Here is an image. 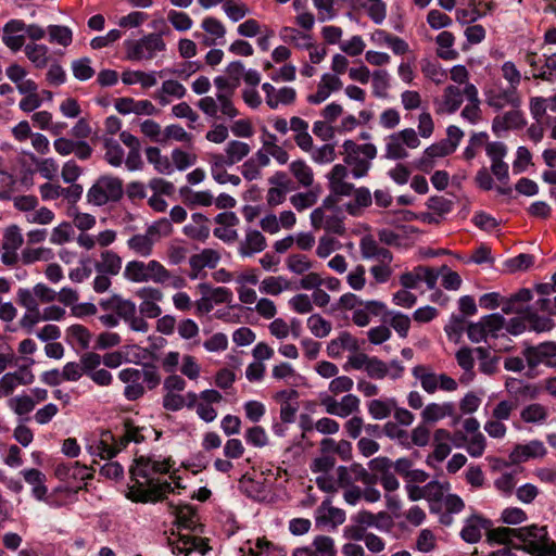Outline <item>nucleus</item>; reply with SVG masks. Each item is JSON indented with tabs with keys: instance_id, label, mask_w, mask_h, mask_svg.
<instances>
[{
	"instance_id": "f257e3e1",
	"label": "nucleus",
	"mask_w": 556,
	"mask_h": 556,
	"mask_svg": "<svg viewBox=\"0 0 556 556\" xmlns=\"http://www.w3.org/2000/svg\"><path fill=\"white\" fill-rule=\"evenodd\" d=\"M172 467L170 459L156 460L140 456L130 468L131 484L128 485L126 497L135 503H155L174 491L170 483L161 481L154 476L167 473Z\"/></svg>"
},
{
	"instance_id": "f03ea898",
	"label": "nucleus",
	"mask_w": 556,
	"mask_h": 556,
	"mask_svg": "<svg viewBox=\"0 0 556 556\" xmlns=\"http://www.w3.org/2000/svg\"><path fill=\"white\" fill-rule=\"evenodd\" d=\"M418 132L413 128H404L393 132L387 139L386 157L390 160H403L408 156V149H417L420 146L418 135L429 138L434 130V122L429 112L418 115Z\"/></svg>"
},
{
	"instance_id": "7ed1b4c3",
	"label": "nucleus",
	"mask_w": 556,
	"mask_h": 556,
	"mask_svg": "<svg viewBox=\"0 0 556 556\" xmlns=\"http://www.w3.org/2000/svg\"><path fill=\"white\" fill-rule=\"evenodd\" d=\"M216 92L214 96H204L198 102L197 106L207 117L215 119H233L240 113L233 102L235 91L229 89L224 76H216L213 80Z\"/></svg>"
},
{
	"instance_id": "20e7f679",
	"label": "nucleus",
	"mask_w": 556,
	"mask_h": 556,
	"mask_svg": "<svg viewBox=\"0 0 556 556\" xmlns=\"http://www.w3.org/2000/svg\"><path fill=\"white\" fill-rule=\"evenodd\" d=\"M123 276L134 283L152 281L156 285H165L168 278V269L159 261L149 262L132 260L126 263Z\"/></svg>"
},
{
	"instance_id": "39448f33",
	"label": "nucleus",
	"mask_w": 556,
	"mask_h": 556,
	"mask_svg": "<svg viewBox=\"0 0 556 556\" xmlns=\"http://www.w3.org/2000/svg\"><path fill=\"white\" fill-rule=\"evenodd\" d=\"M517 539L523 543V551L532 556H556V543L548 536L546 527L517 528Z\"/></svg>"
},
{
	"instance_id": "423d86ee",
	"label": "nucleus",
	"mask_w": 556,
	"mask_h": 556,
	"mask_svg": "<svg viewBox=\"0 0 556 556\" xmlns=\"http://www.w3.org/2000/svg\"><path fill=\"white\" fill-rule=\"evenodd\" d=\"M124 194L123 180L113 175L100 176L87 191V201L94 206L118 202Z\"/></svg>"
},
{
	"instance_id": "0eeeda50",
	"label": "nucleus",
	"mask_w": 556,
	"mask_h": 556,
	"mask_svg": "<svg viewBox=\"0 0 556 556\" xmlns=\"http://www.w3.org/2000/svg\"><path fill=\"white\" fill-rule=\"evenodd\" d=\"M344 163L351 167L355 178L367 175L371 161L377 156V148L372 143L357 144L352 140L343 143Z\"/></svg>"
},
{
	"instance_id": "6e6552de",
	"label": "nucleus",
	"mask_w": 556,
	"mask_h": 556,
	"mask_svg": "<svg viewBox=\"0 0 556 556\" xmlns=\"http://www.w3.org/2000/svg\"><path fill=\"white\" fill-rule=\"evenodd\" d=\"M126 59L141 62L154 59L159 53L166 50V42L161 34L150 33L137 40L124 42Z\"/></svg>"
},
{
	"instance_id": "1a4fd4ad",
	"label": "nucleus",
	"mask_w": 556,
	"mask_h": 556,
	"mask_svg": "<svg viewBox=\"0 0 556 556\" xmlns=\"http://www.w3.org/2000/svg\"><path fill=\"white\" fill-rule=\"evenodd\" d=\"M413 376L420 381V386L428 394L438 390L454 392L458 389L457 381L446 374H435L429 366L418 365L413 368Z\"/></svg>"
},
{
	"instance_id": "9d476101",
	"label": "nucleus",
	"mask_w": 556,
	"mask_h": 556,
	"mask_svg": "<svg viewBox=\"0 0 556 556\" xmlns=\"http://www.w3.org/2000/svg\"><path fill=\"white\" fill-rule=\"evenodd\" d=\"M521 355L530 370L536 369L540 365L556 369L555 341H545L535 345L526 343Z\"/></svg>"
},
{
	"instance_id": "9b49d317",
	"label": "nucleus",
	"mask_w": 556,
	"mask_h": 556,
	"mask_svg": "<svg viewBox=\"0 0 556 556\" xmlns=\"http://www.w3.org/2000/svg\"><path fill=\"white\" fill-rule=\"evenodd\" d=\"M111 308L122 318L131 330L146 333L149 330V324L140 316L136 303L121 295H113L110 300Z\"/></svg>"
},
{
	"instance_id": "f8f14e48",
	"label": "nucleus",
	"mask_w": 556,
	"mask_h": 556,
	"mask_svg": "<svg viewBox=\"0 0 556 556\" xmlns=\"http://www.w3.org/2000/svg\"><path fill=\"white\" fill-rule=\"evenodd\" d=\"M485 104L498 112L506 108H520L521 97L514 88L491 86L484 90Z\"/></svg>"
},
{
	"instance_id": "ddd939ff",
	"label": "nucleus",
	"mask_w": 556,
	"mask_h": 556,
	"mask_svg": "<svg viewBox=\"0 0 556 556\" xmlns=\"http://www.w3.org/2000/svg\"><path fill=\"white\" fill-rule=\"evenodd\" d=\"M135 295L140 300L138 306L140 316L143 318H157L161 316L162 308L159 303L164 299V293L161 289L146 286L136 290Z\"/></svg>"
},
{
	"instance_id": "4468645a",
	"label": "nucleus",
	"mask_w": 556,
	"mask_h": 556,
	"mask_svg": "<svg viewBox=\"0 0 556 556\" xmlns=\"http://www.w3.org/2000/svg\"><path fill=\"white\" fill-rule=\"evenodd\" d=\"M29 363L20 366L18 370L7 372L0 378V399L11 396L18 386H29L35 381V376L30 366L35 363L33 358Z\"/></svg>"
},
{
	"instance_id": "2eb2a0df",
	"label": "nucleus",
	"mask_w": 556,
	"mask_h": 556,
	"mask_svg": "<svg viewBox=\"0 0 556 556\" xmlns=\"http://www.w3.org/2000/svg\"><path fill=\"white\" fill-rule=\"evenodd\" d=\"M320 404L326 408V412L339 417H348L359 409V399L354 394L344 395L340 402L332 396L326 394L320 396Z\"/></svg>"
},
{
	"instance_id": "dca6fc26",
	"label": "nucleus",
	"mask_w": 556,
	"mask_h": 556,
	"mask_svg": "<svg viewBox=\"0 0 556 556\" xmlns=\"http://www.w3.org/2000/svg\"><path fill=\"white\" fill-rule=\"evenodd\" d=\"M118 379L126 384L124 396L128 401L141 399L146 389L141 382V370L132 367L124 368L118 372Z\"/></svg>"
},
{
	"instance_id": "f3484780",
	"label": "nucleus",
	"mask_w": 556,
	"mask_h": 556,
	"mask_svg": "<svg viewBox=\"0 0 556 556\" xmlns=\"http://www.w3.org/2000/svg\"><path fill=\"white\" fill-rule=\"evenodd\" d=\"M169 544L174 554H182L185 556H188L193 551L204 555L210 549L204 539L181 532L178 533L177 539L170 540Z\"/></svg>"
},
{
	"instance_id": "a211bd4d",
	"label": "nucleus",
	"mask_w": 556,
	"mask_h": 556,
	"mask_svg": "<svg viewBox=\"0 0 556 556\" xmlns=\"http://www.w3.org/2000/svg\"><path fill=\"white\" fill-rule=\"evenodd\" d=\"M220 260L219 254L212 249H204L189 258L190 273L189 278L194 280L204 277L205 268H215Z\"/></svg>"
},
{
	"instance_id": "6ab92c4d",
	"label": "nucleus",
	"mask_w": 556,
	"mask_h": 556,
	"mask_svg": "<svg viewBox=\"0 0 556 556\" xmlns=\"http://www.w3.org/2000/svg\"><path fill=\"white\" fill-rule=\"evenodd\" d=\"M345 521V511L331 505V501L326 498L317 509L315 523L318 527H330L336 529Z\"/></svg>"
},
{
	"instance_id": "aec40b11",
	"label": "nucleus",
	"mask_w": 556,
	"mask_h": 556,
	"mask_svg": "<svg viewBox=\"0 0 556 556\" xmlns=\"http://www.w3.org/2000/svg\"><path fill=\"white\" fill-rule=\"evenodd\" d=\"M465 87L448 85L443 89L441 100L438 102L437 112L439 114H452L456 112L464 102Z\"/></svg>"
},
{
	"instance_id": "412c9836",
	"label": "nucleus",
	"mask_w": 556,
	"mask_h": 556,
	"mask_svg": "<svg viewBox=\"0 0 556 556\" xmlns=\"http://www.w3.org/2000/svg\"><path fill=\"white\" fill-rule=\"evenodd\" d=\"M346 177V166L342 164L334 165L327 175L330 192L343 197L352 195L354 191V185L348 182Z\"/></svg>"
},
{
	"instance_id": "4be33fe9",
	"label": "nucleus",
	"mask_w": 556,
	"mask_h": 556,
	"mask_svg": "<svg viewBox=\"0 0 556 556\" xmlns=\"http://www.w3.org/2000/svg\"><path fill=\"white\" fill-rule=\"evenodd\" d=\"M251 152L249 143L240 140H230L227 142L223 154H214L213 160L226 163L227 166H232L241 162Z\"/></svg>"
},
{
	"instance_id": "5701e85b",
	"label": "nucleus",
	"mask_w": 556,
	"mask_h": 556,
	"mask_svg": "<svg viewBox=\"0 0 556 556\" xmlns=\"http://www.w3.org/2000/svg\"><path fill=\"white\" fill-rule=\"evenodd\" d=\"M359 251L364 260H374L376 262L393 261V254L390 250L381 247L371 236L366 235L359 241Z\"/></svg>"
},
{
	"instance_id": "b1692460",
	"label": "nucleus",
	"mask_w": 556,
	"mask_h": 556,
	"mask_svg": "<svg viewBox=\"0 0 556 556\" xmlns=\"http://www.w3.org/2000/svg\"><path fill=\"white\" fill-rule=\"evenodd\" d=\"M547 453L541 441L533 440L527 444H517L509 454L510 464H520L530 458L543 457Z\"/></svg>"
},
{
	"instance_id": "393cba45",
	"label": "nucleus",
	"mask_w": 556,
	"mask_h": 556,
	"mask_svg": "<svg viewBox=\"0 0 556 556\" xmlns=\"http://www.w3.org/2000/svg\"><path fill=\"white\" fill-rule=\"evenodd\" d=\"M526 125L520 108H509V111L493 118L492 129L498 134L509 129H519Z\"/></svg>"
},
{
	"instance_id": "a878e982",
	"label": "nucleus",
	"mask_w": 556,
	"mask_h": 556,
	"mask_svg": "<svg viewBox=\"0 0 556 556\" xmlns=\"http://www.w3.org/2000/svg\"><path fill=\"white\" fill-rule=\"evenodd\" d=\"M262 89L266 96V104L273 110L277 109L280 104L289 105L295 100V90L291 87L276 89L269 83H265Z\"/></svg>"
},
{
	"instance_id": "bb28decb",
	"label": "nucleus",
	"mask_w": 556,
	"mask_h": 556,
	"mask_svg": "<svg viewBox=\"0 0 556 556\" xmlns=\"http://www.w3.org/2000/svg\"><path fill=\"white\" fill-rule=\"evenodd\" d=\"M287 266L296 275H305L301 280L302 288L307 290L313 289V274L309 273L312 263L307 255L301 253L289 255Z\"/></svg>"
},
{
	"instance_id": "cd10ccee",
	"label": "nucleus",
	"mask_w": 556,
	"mask_h": 556,
	"mask_svg": "<svg viewBox=\"0 0 556 556\" xmlns=\"http://www.w3.org/2000/svg\"><path fill=\"white\" fill-rule=\"evenodd\" d=\"M453 152V146L448 141L441 140L433 143L424 151V154L419 160V167L422 170H428L432 168L437 159L444 157Z\"/></svg>"
},
{
	"instance_id": "c85d7f7f",
	"label": "nucleus",
	"mask_w": 556,
	"mask_h": 556,
	"mask_svg": "<svg viewBox=\"0 0 556 556\" xmlns=\"http://www.w3.org/2000/svg\"><path fill=\"white\" fill-rule=\"evenodd\" d=\"M455 416V405L452 402L430 403L421 412V419L425 424H434L445 417Z\"/></svg>"
},
{
	"instance_id": "c756f323",
	"label": "nucleus",
	"mask_w": 556,
	"mask_h": 556,
	"mask_svg": "<svg viewBox=\"0 0 556 556\" xmlns=\"http://www.w3.org/2000/svg\"><path fill=\"white\" fill-rule=\"evenodd\" d=\"M54 475L62 481L85 480L91 477L89 468L78 462L61 463L55 466Z\"/></svg>"
},
{
	"instance_id": "7c9ffc66",
	"label": "nucleus",
	"mask_w": 556,
	"mask_h": 556,
	"mask_svg": "<svg viewBox=\"0 0 556 556\" xmlns=\"http://www.w3.org/2000/svg\"><path fill=\"white\" fill-rule=\"evenodd\" d=\"M490 521L481 516L473 515L466 520L460 532L462 538L468 543H477L483 531H488Z\"/></svg>"
},
{
	"instance_id": "2f4dec72",
	"label": "nucleus",
	"mask_w": 556,
	"mask_h": 556,
	"mask_svg": "<svg viewBox=\"0 0 556 556\" xmlns=\"http://www.w3.org/2000/svg\"><path fill=\"white\" fill-rule=\"evenodd\" d=\"M202 29L206 33L203 36V45L206 47L215 46L223 40L226 35V27L214 16H206L201 23Z\"/></svg>"
},
{
	"instance_id": "473e14b6",
	"label": "nucleus",
	"mask_w": 556,
	"mask_h": 556,
	"mask_svg": "<svg viewBox=\"0 0 556 556\" xmlns=\"http://www.w3.org/2000/svg\"><path fill=\"white\" fill-rule=\"evenodd\" d=\"M123 260L113 250H104L100 254L99 261L96 262L94 267L99 274H106L110 276H117L122 269Z\"/></svg>"
},
{
	"instance_id": "72a5a7b5",
	"label": "nucleus",
	"mask_w": 556,
	"mask_h": 556,
	"mask_svg": "<svg viewBox=\"0 0 556 556\" xmlns=\"http://www.w3.org/2000/svg\"><path fill=\"white\" fill-rule=\"evenodd\" d=\"M505 388L516 400H534L540 394V388L536 384L527 383L516 378H509Z\"/></svg>"
},
{
	"instance_id": "f704fd0d",
	"label": "nucleus",
	"mask_w": 556,
	"mask_h": 556,
	"mask_svg": "<svg viewBox=\"0 0 556 556\" xmlns=\"http://www.w3.org/2000/svg\"><path fill=\"white\" fill-rule=\"evenodd\" d=\"M396 408V400L393 397L372 399L367 402V410L374 420H384L392 416Z\"/></svg>"
},
{
	"instance_id": "c9c22d12",
	"label": "nucleus",
	"mask_w": 556,
	"mask_h": 556,
	"mask_svg": "<svg viewBox=\"0 0 556 556\" xmlns=\"http://www.w3.org/2000/svg\"><path fill=\"white\" fill-rule=\"evenodd\" d=\"M290 130L294 132V141L301 150L309 152L313 149V139L308 134V123L306 121L298 116L291 117Z\"/></svg>"
},
{
	"instance_id": "e433bc0d",
	"label": "nucleus",
	"mask_w": 556,
	"mask_h": 556,
	"mask_svg": "<svg viewBox=\"0 0 556 556\" xmlns=\"http://www.w3.org/2000/svg\"><path fill=\"white\" fill-rule=\"evenodd\" d=\"M184 233L193 240H205L210 236L208 219L201 213L192 214L190 223L184 227Z\"/></svg>"
},
{
	"instance_id": "4c0bfd02",
	"label": "nucleus",
	"mask_w": 556,
	"mask_h": 556,
	"mask_svg": "<svg viewBox=\"0 0 556 556\" xmlns=\"http://www.w3.org/2000/svg\"><path fill=\"white\" fill-rule=\"evenodd\" d=\"M465 97L469 103L463 109L462 116L475 124L481 118V111L478 89L473 84L466 85Z\"/></svg>"
},
{
	"instance_id": "58836bf2",
	"label": "nucleus",
	"mask_w": 556,
	"mask_h": 556,
	"mask_svg": "<svg viewBox=\"0 0 556 556\" xmlns=\"http://www.w3.org/2000/svg\"><path fill=\"white\" fill-rule=\"evenodd\" d=\"M155 242V238H153L149 233V231L146 230L144 233H137L131 236L127 240V247L136 255H139L141 257H149L153 252V247Z\"/></svg>"
},
{
	"instance_id": "ea45409f",
	"label": "nucleus",
	"mask_w": 556,
	"mask_h": 556,
	"mask_svg": "<svg viewBox=\"0 0 556 556\" xmlns=\"http://www.w3.org/2000/svg\"><path fill=\"white\" fill-rule=\"evenodd\" d=\"M146 157L155 172L163 175H170L174 172V166L167 155L162 154L161 149L150 146L144 150Z\"/></svg>"
},
{
	"instance_id": "a19ab883",
	"label": "nucleus",
	"mask_w": 556,
	"mask_h": 556,
	"mask_svg": "<svg viewBox=\"0 0 556 556\" xmlns=\"http://www.w3.org/2000/svg\"><path fill=\"white\" fill-rule=\"evenodd\" d=\"M104 161L113 167H121L124 163L125 151L113 137L103 136Z\"/></svg>"
},
{
	"instance_id": "79ce46f5",
	"label": "nucleus",
	"mask_w": 556,
	"mask_h": 556,
	"mask_svg": "<svg viewBox=\"0 0 556 556\" xmlns=\"http://www.w3.org/2000/svg\"><path fill=\"white\" fill-rule=\"evenodd\" d=\"M121 78L127 86L139 84L143 89L152 88L157 84L155 72L127 70L122 73Z\"/></svg>"
},
{
	"instance_id": "37998d69",
	"label": "nucleus",
	"mask_w": 556,
	"mask_h": 556,
	"mask_svg": "<svg viewBox=\"0 0 556 556\" xmlns=\"http://www.w3.org/2000/svg\"><path fill=\"white\" fill-rule=\"evenodd\" d=\"M266 248V239L258 230H248L239 252L243 256H251Z\"/></svg>"
},
{
	"instance_id": "c03bdc74",
	"label": "nucleus",
	"mask_w": 556,
	"mask_h": 556,
	"mask_svg": "<svg viewBox=\"0 0 556 556\" xmlns=\"http://www.w3.org/2000/svg\"><path fill=\"white\" fill-rule=\"evenodd\" d=\"M280 38L285 42L294 43L298 48H305L308 50L311 59L313 58L312 46L313 41L309 35L304 34L303 31L295 29L293 27H283L280 30Z\"/></svg>"
},
{
	"instance_id": "a18cd8bd",
	"label": "nucleus",
	"mask_w": 556,
	"mask_h": 556,
	"mask_svg": "<svg viewBox=\"0 0 556 556\" xmlns=\"http://www.w3.org/2000/svg\"><path fill=\"white\" fill-rule=\"evenodd\" d=\"M24 480L33 485V495L42 501L48 492L47 486L45 485L46 476L38 469H25L22 471Z\"/></svg>"
},
{
	"instance_id": "49530a36",
	"label": "nucleus",
	"mask_w": 556,
	"mask_h": 556,
	"mask_svg": "<svg viewBox=\"0 0 556 556\" xmlns=\"http://www.w3.org/2000/svg\"><path fill=\"white\" fill-rule=\"evenodd\" d=\"M352 194L354 195V200L345 205V210L352 216H358L363 208L371 205L372 197L370 191L365 187L354 189Z\"/></svg>"
},
{
	"instance_id": "de8ad7c7",
	"label": "nucleus",
	"mask_w": 556,
	"mask_h": 556,
	"mask_svg": "<svg viewBox=\"0 0 556 556\" xmlns=\"http://www.w3.org/2000/svg\"><path fill=\"white\" fill-rule=\"evenodd\" d=\"M472 352L473 351L470 348L464 346L459 349L455 354L458 366L464 370V375L459 379V381L463 383L472 380L475 377V358L472 356Z\"/></svg>"
},
{
	"instance_id": "09e8293b",
	"label": "nucleus",
	"mask_w": 556,
	"mask_h": 556,
	"mask_svg": "<svg viewBox=\"0 0 556 556\" xmlns=\"http://www.w3.org/2000/svg\"><path fill=\"white\" fill-rule=\"evenodd\" d=\"M374 38L378 43L388 46L394 54L403 55L409 51L408 43L405 40L383 30L376 31Z\"/></svg>"
},
{
	"instance_id": "8fccbe9b",
	"label": "nucleus",
	"mask_w": 556,
	"mask_h": 556,
	"mask_svg": "<svg viewBox=\"0 0 556 556\" xmlns=\"http://www.w3.org/2000/svg\"><path fill=\"white\" fill-rule=\"evenodd\" d=\"M548 417V409L540 403L525 406L520 412V418L526 424H543Z\"/></svg>"
},
{
	"instance_id": "3c124183",
	"label": "nucleus",
	"mask_w": 556,
	"mask_h": 556,
	"mask_svg": "<svg viewBox=\"0 0 556 556\" xmlns=\"http://www.w3.org/2000/svg\"><path fill=\"white\" fill-rule=\"evenodd\" d=\"M342 87V83L337 75L325 74L319 84L318 89L315 92V102L325 101L331 92L339 90Z\"/></svg>"
},
{
	"instance_id": "603ef678",
	"label": "nucleus",
	"mask_w": 556,
	"mask_h": 556,
	"mask_svg": "<svg viewBox=\"0 0 556 556\" xmlns=\"http://www.w3.org/2000/svg\"><path fill=\"white\" fill-rule=\"evenodd\" d=\"M525 318L530 330L538 333L551 331L555 327V323L549 317L540 316L531 307L525 309Z\"/></svg>"
},
{
	"instance_id": "864d4df0",
	"label": "nucleus",
	"mask_w": 556,
	"mask_h": 556,
	"mask_svg": "<svg viewBox=\"0 0 556 556\" xmlns=\"http://www.w3.org/2000/svg\"><path fill=\"white\" fill-rule=\"evenodd\" d=\"M454 40V35L451 31L444 30L437 36L435 42L439 46L437 54L439 58L443 60H455L458 56L457 51L452 49Z\"/></svg>"
},
{
	"instance_id": "5fc2aeb1",
	"label": "nucleus",
	"mask_w": 556,
	"mask_h": 556,
	"mask_svg": "<svg viewBox=\"0 0 556 556\" xmlns=\"http://www.w3.org/2000/svg\"><path fill=\"white\" fill-rule=\"evenodd\" d=\"M184 202L190 207L211 206L214 203V197L208 190L193 191L186 189L181 191Z\"/></svg>"
},
{
	"instance_id": "6e6d98bb",
	"label": "nucleus",
	"mask_w": 556,
	"mask_h": 556,
	"mask_svg": "<svg viewBox=\"0 0 556 556\" xmlns=\"http://www.w3.org/2000/svg\"><path fill=\"white\" fill-rule=\"evenodd\" d=\"M25 55L37 68H43L48 64L49 49L45 45L28 43L24 48Z\"/></svg>"
},
{
	"instance_id": "4d7b16f0",
	"label": "nucleus",
	"mask_w": 556,
	"mask_h": 556,
	"mask_svg": "<svg viewBox=\"0 0 556 556\" xmlns=\"http://www.w3.org/2000/svg\"><path fill=\"white\" fill-rule=\"evenodd\" d=\"M179 528L193 530L198 523V517L190 505H178L174 509Z\"/></svg>"
},
{
	"instance_id": "13d9d810",
	"label": "nucleus",
	"mask_w": 556,
	"mask_h": 556,
	"mask_svg": "<svg viewBox=\"0 0 556 556\" xmlns=\"http://www.w3.org/2000/svg\"><path fill=\"white\" fill-rule=\"evenodd\" d=\"M290 288V282L282 276H269L263 279L260 291L264 294L279 295Z\"/></svg>"
},
{
	"instance_id": "bf43d9fd",
	"label": "nucleus",
	"mask_w": 556,
	"mask_h": 556,
	"mask_svg": "<svg viewBox=\"0 0 556 556\" xmlns=\"http://www.w3.org/2000/svg\"><path fill=\"white\" fill-rule=\"evenodd\" d=\"M225 166H227L226 163L212 159L211 174L214 180L220 185L231 184L232 186H239L241 178L238 175L227 173Z\"/></svg>"
},
{
	"instance_id": "052dcab7",
	"label": "nucleus",
	"mask_w": 556,
	"mask_h": 556,
	"mask_svg": "<svg viewBox=\"0 0 556 556\" xmlns=\"http://www.w3.org/2000/svg\"><path fill=\"white\" fill-rule=\"evenodd\" d=\"M66 338L70 343L77 344L81 349H87L90 343L91 333L81 325H72L66 330Z\"/></svg>"
},
{
	"instance_id": "680f3d73",
	"label": "nucleus",
	"mask_w": 556,
	"mask_h": 556,
	"mask_svg": "<svg viewBox=\"0 0 556 556\" xmlns=\"http://www.w3.org/2000/svg\"><path fill=\"white\" fill-rule=\"evenodd\" d=\"M49 41L58 43L62 47H68L73 41V33L71 28L63 25L48 26Z\"/></svg>"
},
{
	"instance_id": "e2e57ef3",
	"label": "nucleus",
	"mask_w": 556,
	"mask_h": 556,
	"mask_svg": "<svg viewBox=\"0 0 556 556\" xmlns=\"http://www.w3.org/2000/svg\"><path fill=\"white\" fill-rule=\"evenodd\" d=\"M8 406L16 415L23 416L33 412V409L35 408V400L30 395L22 394L10 397L8 400Z\"/></svg>"
},
{
	"instance_id": "0e129e2a",
	"label": "nucleus",
	"mask_w": 556,
	"mask_h": 556,
	"mask_svg": "<svg viewBox=\"0 0 556 556\" xmlns=\"http://www.w3.org/2000/svg\"><path fill=\"white\" fill-rule=\"evenodd\" d=\"M227 76H224V80L227 83L229 89L236 92L240 85L241 79L244 75V65L241 61H233L226 67Z\"/></svg>"
},
{
	"instance_id": "69168bd1",
	"label": "nucleus",
	"mask_w": 556,
	"mask_h": 556,
	"mask_svg": "<svg viewBox=\"0 0 556 556\" xmlns=\"http://www.w3.org/2000/svg\"><path fill=\"white\" fill-rule=\"evenodd\" d=\"M23 236L21 229L16 225L5 228L2 236V250H18L23 244Z\"/></svg>"
},
{
	"instance_id": "338daca9",
	"label": "nucleus",
	"mask_w": 556,
	"mask_h": 556,
	"mask_svg": "<svg viewBox=\"0 0 556 556\" xmlns=\"http://www.w3.org/2000/svg\"><path fill=\"white\" fill-rule=\"evenodd\" d=\"M460 440L466 442V450L471 457H480L483 455L486 447V440L482 433H476L469 439L460 434Z\"/></svg>"
},
{
	"instance_id": "774afa93",
	"label": "nucleus",
	"mask_w": 556,
	"mask_h": 556,
	"mask_svg": "<svg viewBox=\"0 0 556 556\" xmlns=\"http://www.w3.org/2000/svg\"><path fill=\"white\" fill-rule=\"evenodd\" d=\"M290 172L294 178L304 187H308L313 182L311 167L302 160L294 161L290 164Z\"/></svg>"
}]
</instances>
